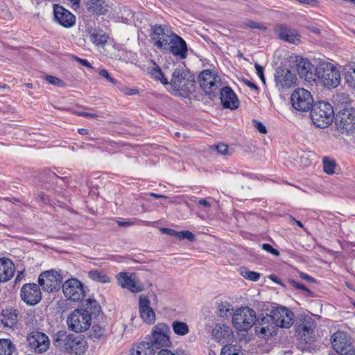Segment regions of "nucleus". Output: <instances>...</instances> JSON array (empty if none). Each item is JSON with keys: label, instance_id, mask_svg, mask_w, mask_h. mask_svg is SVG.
Segmentation results:
<instances>
[{"label": "nucleus", "instance_id": "f257e3e1", "mask_svg": "<svg viewBox=\"0 0 355 355\" xmlns=\"http://www.w3.org/2000/svg\"><path fill=\"white\" fill-rule=\"evenodd\" d=\"M167 85L171 94L184 97L195 90L193 78L182 69H176L173 72Z\"/></svg>", "mask_w": 355, "mask_h": 355}, {"label": "nucleus", "instance_id": "f03ea898", "mask_svg": "<svg viewBox=\"0 0 355 355\" xmlns=\"http://www.w3.org/2000/svg\"><path fill=\"white\" fill-rule=\"evenodd\" d=\"M311 119L318 128H324L329 125L334 119L332 105L326 101H319L314 104L311 111Z\"/></svg>", "mask_w": 355, "mask_h": 355}, {"label": "nucleus", "instance_id": "7ed1b4c3", "mask_svg": "<svg viewBox=\"0 0 355 355\" xmlns=\"http://www.w3.org/2000/svg\"><path fill=\"white\" fill-rule=\"evenodd\" d=\"M315 76L327 87H336L340 81L338 69L331 63L321 62L315 69Z\"/></svg>", "mask_w": 355, "mask_h": 355}, {"label": "nucleus", "instance_id": "20e7f679", "mask_svg": "<svg viewBox=\"0 0 355 355\" xmlns=\"http://www.w3.org/2000/svg\"><path fill=\"white\" fill-rule=\"evenodd\" d=\"M256 315V311L249 306L237 309L232 315V324L237 330L246 331L254 326Z\"/></svg>", "mask_w": 355, "mask_h": 355}, {"label": "nucleus", "instance_id": "39448f33", "mask_svg": "<svg viewBox=\"0 0 355 355\" xmlns=\"http://www.w3.org/2000/svg\"><path fill=\"white\" fill-rule=\"evenodd\" d=\"M55 342L58 345H62L69 354H81L84 352L83 343L80 336L59 331L55 335Z\"/></svg>", "mask_w": 355, "mask_h": 355}, {"label": "nucleus", "instance_id": "423d86ee", "mask_svg": "<svg viewBox=\"0 0 355 355\" xmlns=\"http://www.w3.org/2000/svg\"><path fill=\"white\" fill-rule=\"evenodd\" d=\"M292 107L297 112H308L313 107V98L310 92L303 88L295 89L291 96Z\"/></svg>", "mask_w": 355, "mask_h": 355}, {"label": "nucleus", "instance_id": "0eeeda50", "mask_svg": "<svg viewBox=\"0 0 355 355\" xmlns=\"http://www.w3.org/2000/svg\"><path fill=\"white\" fill-rule=\"evenodd\" d=\"M170 328L166 323H158L153 327L151 331L150 343L148 342L154 349L166 347L171 345Z\"/></svg>", "mask_w": 355, "mask_h": 355}, {"label": "nucleus", "instance_id": "6e6552de", "mask_svg": "<svg viewBox=\"0 0 355 355\" xmlns=\"http://www.w3.org/2000/svg\"><path fill=\"white\" fill-rule=\"evenodd\" d=\"M151 40L154 46L159 49L166 50L175 33L170 31L166 26L155 24L151 27Z\"/></svg>", "mask_w": 355, "mask_h": 355}, {"label": "nucleus", "instance_id": "1a4fd4ad", "mask_svg": "<svg viewBox=\"0 0 355 355\" xmlns=\"http://www.w3.org/2000/svg\"><path fill=\"white\" fill-rule=\"evenodd\" d=\"M38 283L44 291L54 292L60 288L62 277L60 273L54 270L44 271L40 275Z\"/></svg>", "mask_w": 355, "mask_h": 355}, {"label": "nucleus", "instance_id": "9d476101", "mask_svg": "<svg viewBox=\"0 0 355 355\" xmlns=\"http://www.w3.org/2000/svg\"><path fill=\"white\" fill-rule=\"evenodd\" d=\"M90 321L89 313H84L82 309H76L68 316L67 325L71 331L83 332L88 329Z\"/></svg>", "mask_w": 355, "mask_h": 355}, {"label": "nucleus", "instance_id": "9b49d317", "mask_svg": "<svg viewBox=\"0 0 355 355\" xmlns=\"http://www.w3.org/2000/svg\"><path fill=\"white\" fill-rule=\"evenodd\" d=\"M254 329L256 334L263 338L271 336L277 329L271 313H261L256 316Z\"/></svg>", "mask_w": 355, "mask_h": 355}, {"label": "nucleus", "instance_id": "f8f14e48", "mask_svg": "<svg viewBox=\"0 0 355 355\" xmlns=\"http://www.w3.org/2000/svg\"><path fill=\"white\" fill-rule=\"evenodd\" d=\"M62 288L64 295L69 300L78 302L85 296L83 284L78 279L71 278L66 280Z\"/></svg>", "mask_w": 355, "mask_h": 355}, {"label": "nucleus", "instance_id": "ddd939ff", "mask_svg": "<svg viewBox=\"0 0 355 355\" xmlns=\"http://www.w3.org/2000/svg\"><path fill=\"white\" fill-rule=\"evenodd\" d=\"M201 88L206 94L215 93L220 86V78L214 71L206 69L198 76Z\"/></svg>", "mask_w": 355, "mask_h": 355}, {"label": "nucleus", "instance_id": "4468645a", "mask_svg": "<svg viewBox=\"0 0 355 355\" xmlns=\"http://www.w3.org/2000/svg\"><path fill=\"white\" fill-rule=\"evenodd\" d=\"M315 323L313 318L309 315L301 317L296 324V333L302 340L307 343L311 340L314 335Z\"/></svg>", "mask_w": 355, "mask_h": 355}, {"label": "nucleus", "instance_id": "2eb2a0df", "mask_svg": "<svg viewBox=\"0 0 355 355\" xmlns=\"http://www.w3.org/2000/svg\"><path fill=\"white\" fill-rule=\"evenodd\" d=\"M335 123L342 134L351 135L355 130V114L348 110L340 112L336 118Z\"/></svg>", "mask_w": 355, "mask_h": 355}, {"label": "nucleus", "instance_id": "dca6fc26", "mask_svg": "<svg viewBox=\"0 0 355 355\" xmlns=\"http://www.w3.org/2000/svg\"><path fill=\"white\" fill-rule=\"evenodd\" d=\"M21 300L28 305L34 306L38 304L42 299V293L40 285L36 284H26L20 291Z\"/></svg>", "mask_w": 355, "mask_h": 355}, {"label": "nucleus", "instance_id": "f3484780", "mask_svg": "<svg viewBox=\"0 0 355 355\" xmlns=\"http://www.w3.org/2000/svg\"><path fill=\"white\" fill-rule=\"evenodd\" d=\"M30 349L35 353H43L49 349L50 344L48 336L40 331H33L28 337Z\"/></svg>", "mask_w": 355, "mask_h": 355}, {"label": "nucleus", "instance_id": "a211bd4d", "mask_svg": "<svg viewBox=\"0 0 355 355\" xmlns=\"http://www.w3.org/2000/svg\"><path fill=\"white\" fill-rule=\"evenodd\" d=\"M270 313L277 328H289L293 323V313L286 307H276L271 310Z\"/></svg>", "mask_w": 355, "mask_h": 355}, {"label": "nucleus", "instance_id": "6ab92c4d", "mask_svg": "<svg viewBox=\"0 0 355 355\" xmlns=\"http://www.w3.org/2000/svg\"><path fill=\"white\" fill-rule=\"evenodd\" d=\"M275 86L279 90L288 89L293 86L296 82V76L289 69L279 67L275 74Z\"/></svg>", "mask_w": 355, "mask_h": 355}, {"label": "nucleus", "instance_id": "aec40b11", "mask_svg": "<svg viewBox=\"0 0 355 355\" xmlns=\"http://www.w3.org/2000/svg\"><path fill=\"white\" fill-rule=\"evenodd\" d=\"M53 12L55 20L61 26L65 28H71L75 25V16L64 7L58 4H54Z\"/></svg>", "mask_w": 355, "mask_h": 355}, {"label": "nucleus", "instance_id": "412c9836", "mask_svg": "<svg viewBox=\"0 0 355 355\" xmlns=\"http://www.w3.org/2000/svg\"><path fill=\"white\" fill-rule=\"evenodd\" d=\"M118 282L122 288H127L132 293H139L143 290V285L136 279L134 274L121 272L118 275Z\"/></svg>", "mask_w": 355, "mask_h": 355}, {"label": "nucleus", "instance_id": "4be33fe9", "mask_svg": "<svg viewBox=\"0 0 355 355\" xmlns=\"http://www.w3.org/2000/svg\"><path fill=\"white\" fill-rule=\"evenodd\" d=\"M333 349L340 355H347L350 351V344L347 334L343 331H337L331 336Z\"/></svg>", "mask_w": 355, "mask_h": 355}, {"label": "nucleus", "instance_id": "5701e85b", "mask_svg": "<svg viewBox=\"0 0 355 355\" xmlns=\"http://www.w3.org/2000/svg\"><path fill=\"white\" fill-rule=\"evenodd\" d=\"M275 32L279 39L285 42L297 45L300 43V35L295 30L284 25H277L275 28Z\"/></svg>", "mask_w": 355, "mask_h": 355}, {"label": "nucleus", "instance_id": "b1692460", "mask_svg": "<svg viewBox=\"0 0 355 355\" xmlns=\"http://www.w3.org/2000/svg\"><path fill=\"white\" fill-rule=\"evenodd\" d=\"M296 69L301 78L307 82L315 80V71L313 66L307 59L300 58L297 60Z\"/></svg>", "mask_w": 355, "mask_h": 355}, {"label": "nucleus", "instance_id": "393cba45", "mask_svg": "<svg viewBox=\"0 0 355 355\" xmlns=\"http://www.w3.org/2000/svg\"><path fill=\"white\" fill-rule=\"evenodd\" d=\"M166 49L181 60L185 59L187 56L188 49L186 42L177 34L173 37L172 40H171Z\"/></svg>", "mask_w": 355, "mask_h": 355}, {"label": "nucleus", "instance_id": "a878e982", "mask_svg": "<svg viewBox=\"0 0 355 355\" xmlns=\"http://www.w3.org/2000/svg\"><path fill=\"white\" fill-rule=\"evenodd\" d=\"M139 309L141 318L148 324L155 321V313L150 307V301L147 296L140 295L139 298Z\"/></svg>", "mask_w": 355, "mask_h": 355}, {"label": "nucleus", "instance_id": "bb28decb", "mask_svg": "<svg viewBox=\"0 0 355 355\" xmlns=\"http://www.w3.org/2000/svg\"><path fill=\"white\" fill-rule=\"evenodd\" d=\"M232 329L227 325L216 324L211 329L212 338L217 343H226L231 339Z\"/></svg>", "mask_w": 355, "mask_h": 355}, {"label": "nucleus", "instance_id": "cd10ccee", "mask_svg": "<svg viewBox=\"0 0 355 355\" xmlns=\"http://www.w3.org/2000/svg\"><path fill=\"white\" fill-rule=\"evenodd\" d=\"M220 98L222 105L225 108L234 110L239 107V101L230 87H225L221 89Z\"/></svg>", "mask_w": 355, "mask_h": 355}, {"label": "nucleus", "instance_id": "c85d7f7f", "mask_svg": "<svg viewBox=\"0 0 355 355\" xmlns=\"http://www.w3.org/2000/svg\"><path fill=\"white\" fill-rule=\"evenodd\" d=\"M15 271V265L9 259H0V282L9 281L14 276Z\"/></svg>", "mask_w": 355, "mask_h": 355}, {"label": "nucleus", "instance_id": "c756f323", "mask_svg": "<svg viewBox=\"0 0 355 355\" xmlns=\"http://www.w3.org/2000/svg\"><path fill=\"white\" fill-rule=\"evenodd\" d=\"M0 320L5 327L14 329L18 320V311L11 309L3 310Z\"/></svg>", "mask_w": 355, "mask_h": 355}, {"label": "nucleus", "instance_id": "7c9ffc66", "mask_svg": "<svg viewBox=\"0 0 355 355\" xmlns=\"http://www.w3.org/2000/svg\"><path fill=\"white\" fill-rule=\"evenodd\" d=\"M87 6L90 12L96 15H105L108 12L107 5L103 0H89Z\"/></svg>", "mask_w": 355, "mask_h": 355}, {"label": "nucleus", "instance_id": "2f4dec72", "mask_svg": "<svg viewBox=\"0 0 355 355\" xmlns=\"http://www.w3.org/2000/svg\"><path fill=\"white\" fill-rule=\"evenodd\" d=\"M106 332L107 329L105 325L96 324L92 325L90 328L89 331V336L94 341H99L105 338Z\"/></svg>", "mask_w": 355, "mask_h": 355}, {"label": "nucleus", "instance_id": "473e14b6", "mask_svg": "<svg viewBox=\"0 0 355 355\" xmlns=\"http://www.w3.org/2000/svg\"><path fill=\"white\" fill-rule=\"evenodd\" d=\"M90 40L96 46H103L107 42L109 36L103 31L94 29L89 32Z\"/></svg>", "mask_w": 355, "mask_h": 355}, {"label": "nucleus", "instance_id": "72a5a7b5", "mask_svg": "<svg viewBox=\"0 0 355 355\" xmlns=\"http://www.w3.org/2000/svg\"><path fill=\"white\" fill-rule=\"evenodd\" d=\"M130 355H155V350L148 343L142 342L132 349Z\"/></svg>", "mask_w": 355, "mask_h": 355}, {"label": "nucleus", "instance_id": "f704fd0d", "mask_svg": "<svg viewBox=\"0 0 355 355\" xmlns=\"http://www.w3.org/2000/svg\"><path fill=\"white\" fill-rule=\"evenodd\" d=\"M82 310L84 313H89L91 318L92 315H96L99 313L101 307L96 300L87 299L84 304V309Z\"/></svg>", "mask_w": 355, "mask_h": 355}, {"label": "nucleus", "instance_id": "c9c22d12", "mask_svg": "<svg viewBox=\"0 0 355 355\" xmlns=\"http://www.w3.org/2000/svg\"><path fill=\"white\" fill-rule=\"evenodd\" d=\"M232 304L227 302L220 303L216 311L218 317L222 319L227 318L232 314Z\"/></svg>", "mask_w": 355, "mask_h": 355}, {"label": "nucleus", "instance_id": "e433bc0d", "mask_svg": "<svg viewBox=\"0 0 355 355\" xmlns=\"http://www.w3.org/2000/svg\"><path fill=\"white\" fill-rule=\"evenodd\" d=\"M171 327L174 333L180 336L187 335L189 331V326L184 322L175 320L172 322Z\"/></svg>", "mask_w": 355, "mask_h": 355}, {"label": "nucleus", "instance_id": "4c0bfd02", "mask_svg": "<svg viewBox=\"0 0 355 355\" xmlns=\"http://www.w3.org/2000/svg\"><path fill=\"white\" fill-rule=\"evenodd\" d=\"M15 345L9 339H0V355H11Z\"/></svg>", "mask_w": 355, "mask_h": 355}, {"label": "nucleus", "instance_id": "58836bf2", "mask_svg": "<svg viewBox=\"0 0 355 355\" xmlns=\"http://www.w3.org/2000/svg\"><path fill=\"white\" fill-rule=\"evenodd\" d=\"M89 277L96 282L101 283H108L110 278L103 272L98 270H91L88 272Z\"/></svg>", "mask_w": 355, "mask_h": 355}, {"label": "nucleus", "instance_id": "ea45409f", "mask_svg": "<svg viewBox=\"0 0 355 355\" xmlns=\"http://www.w3.org/2000/svg\"><path fill=\"white\" fill-rule=\"evenodd\" d=\"M150 73L152 78L156 80H159L163 85H167L168 84V79L164 76L158 66L153 67L150 71Z\"/></svg>", "mask_w": 355, "mask_h": 355}, {"label": "nucleus", "instance_id": "a19ab883", "mask_svg": "<svg viewBox=\"0 0 355 355\" xmlns=\"http://www.w3.org/2000/svg\"><path fill=\"white\" fill-rule=\"evenodd\" d=\"M239 271L241 275L246 279L257 282L260 278V274L259 272L251 271L247 268H241Z\"/></svg>", "mask_w": 355, "mask_h": 355}, {"label": "nucleus", "instance_id": "79ce46f5", "mask_svg": "<svg viewBox=\"0 0 355 355\" xmlns=\"http://www.w3.org/2000/svg\"><path fill=\"white\" fill-rule=\"evenodd\" d=\"M322 164L323 170L326 173L331 175L335 173L336 163L334 159L324 157L322 159Z\"/></svg>", "mask_w": 355, "mask_h": 355}, {"label": "nucleus", "instance_id": "37998d69", "mask_svg": "<svg viewBox=\"0 0 355 355\" xmlns=\"http://www.w3.org/2000/svg\"><path fill=\"white\" fill-rule=\"evenodd\" d=\"M220 355H242V354L235 345H226L222 348Z\"/></svg>", "mask_w": 355, "mask_h": 355}, {"label": "nucleus", "instance_id": "c03bdc74", "mask_svg": "<svg viewBox=\"0 0 355 355\" xmlns=\"http://www.w3.org/2000/svg\"><path fill=\"white\" fill-rule=\"evenodd\" d=\"M175 236L180 240L187 239L189 241H195L194 234L188 230L178 232V233L175 234Z\"/></svg>", "mask_w": 355, "mask_h": 355}, {"label": "nucleus", "instance_id": "a18cd8bd", "mask_svg": "<svg viewBox=\"0 0 355 355\" xmlns=\"http://www.w3.org/2000/svg\"><path fill=\"white\" fill-rule=\"evenodd\" d=\"M345 80L350 87L355 88V67L345 73Z\"/></svg>", "mask_w": 355, "mask_h": 355}, {"label": "nucleus", "instance_id": "49530a36", "mask_svg": "<svg viewBox=\"0 0 355 355\" xmlns=\"http://www.w3.org/2000/svg\"><path fill=\"white\" fill-rule=\"evenodd\" d=\"M215 148L217 152L223 155H229L230 150L228 146L224 144H220L218 145L215 146Z\"/></svg>", "mask_w": 355, "mask_h": 355}, {"label": "nucleus", "instance_id": "de8ad7c7", "mask_svg": "<svg viewBox=\"0 0 355 355\" xmlns=\"http://www.w3.org/2000/svg\"><path fill=\"white\" fill-rule=\"evenodd\" d=\"M45 79L49 83H50L51 85H58V86H63L64 85L63 81H62L61 80H60L59 78H58L55 76H46Z\"/></svg>", "mask_w": 355, "mask_h": 355}, {"label": "nucleus", "instance_id": "09e8293b", "mask_svg": "<svg viewBox=\"0 0 355 355\" xmlns=\"http://www.w3.org/2000/svg\"><path fill=\"white\" fill-rule=\"evenodd\" d=\"M245 25L250 28H254V29H259V30L266 29V27L263 25L257 23L255 21H253L252 20H248L245 23Z\"/></svg>", "mask_w": 355, "mask_h": 355}, {"label": "nucleus", "instance_id": "8fccbe9b", "mask_svg": "<svg viewBox=\"0 0 355 355\" xmlns=\"http://www.w3.org/2000/svg\"><path fill=\"white\" fill-rule=\"evenodd\" d=\"M263 250H266V252L275 255V256H279V252L277 250L273 248L271 245L268 243H263L262 245Z\"/></svg>", "mask_w": 355, "mask_h": 355}, {"label": "nucleus", "instance_id": "3c124183", "mask_svg": "<svg viewBox=\"0 0 355 355\" xmlns=\"http://www.w3.org/2000/svg\"><path fill=\"white\" fill-rule=\"evenodd\" d=\"M253 123L256 129L261 134H266L267 132L266 126L260 121L254 120Z\"/></svg>", "mask_w": 355, "mask_h": 355}, {"label": "nucleus", "instance_id": "603ef678", "mask_svg": "<svg viewBox=\"0 0 355 355\" xmlns=\"http://www.w3.org/2000/svg\"><path fill=\"white\" fill-rule=\"evenodd\" d=\"M99 74L102 77L105 78L111 83L114 85L116 83V80L110 76V75L109 74L108 71L106 69L100 70Z\"/></svg>", "mask_w": 355, "mask_h": 355}, {"label": "nucleus", "instance_id": "864d4df0", "mask_svg": "<svg viewBox=\"0 0 355 355\" xmlns=\"http://www.w3.org/2000/svg\"><path fill=\"white\" fill-rule=\"evenodd\" d=\"M254 67L257 70V73L263 83H265V78L263 75V68L259 64H255Z\"/></svg>", "mask_w": 355, "mask_h": 355}, {"label": "nucleus", "instance_id": "5fc2aeb1", "mask_svg": "<svg viewBox=\"0 0 355 355\" xmlns=\"http://www.w3.org/2000/svg\"><path fill=\"white\" fill-rule=\"evenodd\" d=\"M290 284L292 286H293L294 288H296L297 289H301V290H303V291H309L308 288L304 286L303 284H299L298 282H297L295 280H290Z\"/></svg>", "mask_w": 355, "mask_h": 355}, {"label": "nucleus", "instance_id": "6e6d98bb", "mask_svg": "<svg viewBox=\"0 0 355 355\" xmlns=\"http://www.w3.org/2000/svg\"><path fill=\"white\" fill-rule=\"evenodd\" d=\"M75 60L85 67L90 68L92 67L90 63L87 61V60L82 59L78 57H75Z\"/></svg>", "mask_w": 355, "mask_h": 355}, {"label": "nucleus", "instance_id": "4d7b16f0", "mask_svg": "<svg viewBox=\"0 0 355 355\" xmlns=\"http://www.w3.org/2000/svg\"><path fill=\"white\" fill-rule=\"evenodd\" d=\"M157 355H175V354L171 350L164 348V349H160L157 352Z\"/></svg>", "mask_w": 355, "mask_h": 355}, {"label": "nucleus", "instance_id": "13d9d810", "mask_svg": "<svg viewBox=\"0 0 355 355\" xmlns=\"http://www.w3.org/2000/svg\"><path fill=\"white\" fill-rule=\"evenodd\" d=\"M117 224L120 227H130V226H132V225H135V223L132 221H121V220H118Z\"/></svg>", "mask_w": 355, "mask_h": 355}, {"label": "nucleus", "instance_id": "bf43d9fd", "mask_svg": "<svg viewBox=\"0 0 355 355\" xmlns=\"http://www.w3.org/2000/svg\"><path fill=\"white\" fill-rule=\"evenodd\" d=\"M121 90L126 95H132L136 94L137 92V89H132L126 87H123Z\"/></svg>", "mask_w": 355, "mask_h": 355}, {"label": "nucleus", "instance_id": "052dcab7", "mask_svg": "<svg viewBox=\"0 0 355 355\" xmlns=\"http://www.w3.org/2000/svg\"><path fill=\"white\" fill-rule=\"evenodd\" d=\"M299 276L302 279H306L308 282H314V279L312 277L309 276V275H307V274H306L304 272H299Z\"/></svg>", "mask_w": 355, "mask_h": 355}, {"label": "nucleus", "instance_id": "680f3d73", "mask_svg": "<svg viewBox=\"0 0 355 355\" xmlns=\"http://www.w3.org/2000/svg\"><path fill=\"white\" fill-rule=\"evenodd\" d=\"M78 114L79 116H85V117H92V118L98 117V114H96L86 112H78Z\"/></svg>", "mask_w": 355, "mask_h": 355}, {"label": "nucleus", "instance_id": "e2e57ef3", "mask_svg": "<svg viewBox=\"0 0 355 355\" xmlns=\"http://www.w3.org/2000/svg\"><path fill=\"white\" fill-rule=\"evenodd\" d=\"M269 278L277 284L283 285L282 281L277 276L275 275H270Z\"/></svg>", "mask_w": 355, "mask_h": 355}, {"label": "nucleus", "instance_id": "0e129e2a", "mask_svg": "<svg viewBox=\"0 0 355 355\" xmlns=\"http://www.w3.org/2000/svg\"><path fill=\"white\" fill-rule=\"evenodd\" d=\"M162 232L163 233H165V234H169L171 236H175V234L178 233V232L175 231L174 230L169 229V228H163V229H162Z\"/></svg>", "mask_w": 355, "mask_h": 355}, {"label": "nucleus", "instance_id": "69168bd1", "mask_svg": "<svg viewBox=\"0 0 355 355\" xmlns=\"http://www.w3.org/2000/svg\"><path fill=\"white\" fill-rule=\"evenodd\" d=\"M198 204L206 207H209L211 206L209 202H208L206 199H200L198 201Z\"/></svg>", "mask_w": 355, "mask_h": 355}, {"label": "nucleus", "instance_id": "338daca9", "mask_svg": "<svg viewBox=\"0 0 355 355\" xmlns=\"http://www.w3.org/2000/svg\"><path fill=\"white\" fill-rule=\"evenodd\" d=\"M73 9L79 8V0H68Z\"/></svg>", "mask_w": 355, "mask_h": 355}, {"label": "nucleus", "instance_id": "774afa93", "mask_svg": "<svg viewBox=\"0 0 355 355\" xmlns=\"http://www.w3.org/2000/svg\"><path fill=\"white\" fill-rule=\"evenodd\" d=\"M245 83L250 88L257 89V86L249 80H245Z\"/></svg>", "mask_w": 355, "mask_h": 355}]
</instances>
